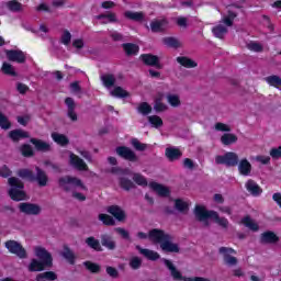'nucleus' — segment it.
Returning a JSON list of instances; mask_svg holds the SVG:
<instances>
[{
  "label": "nucleus",
  "instance_id": "b1692460",
  "mask_svg": "<svg viewBox=\"0 0 281 281\" xmlns=\"http://www.w3.org/2000/svg\"><path fill=\"white\" fill-rule=\"evenodd\" d=\"M9 137L12 142H20V139L30 137V134L23 130H13L9 133Z\"/></svg>",
  "mask_w": 281,
  "mask_h": 281
},
{
  "label": "nucleus",
  "instance_id": "f3484780",
  "mask_svg": "<svg viewBox=\"0 0 281 281\" xmlns=\"http://www.w3.org/2000/svg\"><path fill=\"white\" fill-rule=\"evenodd\" d=\"M8 60L12 63H25V53L23 50H5Z\"/></svg>",
  "mask_w": 281,
  "mask_h": 281
},
{
  "label": "nucleus",
  "instance_id": "bf43d9fd",
  "mask_svg": "<svg viewBox=\"0 0 281 281\" xmlns=\"http://www.w3.org/2000/svg\"><path fill=\"white\" fill-rule=\"evenodd\" d=\"M21 153L23 157H32L34 155V149H32V146L30 145H23L21 147Z\"/></svg>",
  "mask_w": 281,
  "mask_h": 281
},
{
  "label": "nucleus",
  "instance_id": "7ed1b4c3",
  "mask_svg": "<svg viewBox=\"0 0 281 281\" xmlns=\"http://www.w3.org/2000/svg\"><path fill=\"white\" fill-rule=\"evenodd\" d=\"M8 183L10 186L9 196L12 201H25L27 199V194L23 191L24 184L19 178L11 177L8 179Z\"/></svg>",
  "mask_w": 281,
  "mask_h": 281
},
{
  "label": "nucleus",
  "instance_id": "774afa93",
  "mask_svg": "<svg viewBox=\"0 0 281 281\" xmlns=\"http://www.w3.org/2000/svg\"><path fill=\"white\" fill-rule=\"evenodd\" d=\"M270 157H272V159H280L281 158V146H279L277 148H272L270 150Z\"/></svg>",
  "mask_w": 281,
  "mask_h": 281
},
{
  "label": "nucleus",
  "instance_id": "1a4fd4ad",
  "mask_svg": "<svg viewBox=\"0 0 281 281\" xmlns=\"http://www.w3.org/2000/svg\"><path fill=\"white\" fill-rule=\"evenodd\" d=\"M19 210L23 214H27L29 216H38L43 209L38 204H32V203H20Z\"/></svg>",
  "mask_w": 281,
  "mask_h": 281
},
{
  "label": "nucleus",
  "instance_id": "5fc2aeb1",
  "mask_svg": "<svg viewBox=\"0 0 281 281\" xmlns=\"http://www.w3.org/2000/svg\"><path fill=\"white\" fill-rule=\"evenodd\" d=\"M99 221H102L103 225H115V220L111 215L99 214Z\"/></svg>",
  "mask_w": 281,
  "mask_h": 281
},
{
  "label": "nucleus",
  "instance_id": "9d476101",
  "mask_svg": "<svg viewBox=\"0 0 281 281\" xmlns=\"http://www.w3.org/2000/svg\"><path fill=\"white\" fill-rule=\"evenodd\" d=\"M69 164L72 168L76 170L85 171L89 170V166H87V162L82 160L78 155L74 153H69Z\"/></svg>",
  "mask_w": 281,
  "mask_h": 281
},
{
  "label": "nucleus",
  "instance_id": "8fccbe9b",
  "mask_svg": "<svg viewBox=\"0 0 281 281\" xmlns=\"http://www.w3.org/2000/svg\"><path fill=\"white\" fill-rule=\"evenodd\" d=\"M137 111L142 115H148L153 112V106H150V104H148L147 102H143L138 105Z\"/></svg>",
  "mask_w": 281,
  "mask_h": 281
},
{
  "label": "nucleus",
  "instance_id": "9b49d317",
  "mask_svg": "<svg viewBox=\"0 0 281 281\" xmlns=\"http://www.w3.org/2000/svg\"><path fill=\"white\" fill-rule=\"evenodd\" d=\"M36 258L44 261L46 267H52V255L44 247L37 246L34 248Z\"/></svg>",
  "mask_w": 281,
  "mask_h": 281
},
{
  "label": "nucleus",
  "instance_id": "052dcab7",
  "mask_svg": "<svg viewBox=\"0 0 281 281\" xmlns=\"http://www.w3.org/2000/svg\"><path fill=\"white\" fill-rule=\"evenodd\" d=\"M215 131H220L221 133H229V131H232V126L225 123H216Z\"/></svg>",
  "mask_w": 281,
  "mask_h": 281
},
{
  "label": "nucleus",
  "instance_id": "f704fd0d",
  "mask_svg": "<svg viewBox=\"0 0 281 281\" xmlns=\"http://www.w3.org/2000/svg\"><path fill=\"white\" fill-rule=\"evenodd\" d=\"M123 49L127 56H135L136 54H139V46L136 44H123Z\"/></svg>",
  "mask_w": 281,
  "mask_h": 281
},
{
  "label": "nucleus",
  "instance_id": "680f3d73",
  "mask_svg": "<svg viewBox=\"0 0 281 281\" xmlns=\"http://www.w3.org/2000/svg\"><path fill=\"white\" fill-rule=\"evenodd\" d=\"M85 267L88 269V271H91V273H98V271H100V266L91 261L85 262Z\"/></svg>",
  "mask_w": 281,
  "mask_h": 281
},
{
  "label": "nucleus",
  "instance_id": "a211bd4d",
  "mask_svg": "<svg viewBox=\"0 0 281 281\" xmlns=\"http://www.w3.org/2000/svg\"><path fill=\"white\" fill-rule=\"evenodd\" d=\"M149 188L150 190L156 192L158 196H170V189L164 184H159L157 182H150Z\"/></svg>",
  "mask_w": 281,
  "mask_h": 281
},
{
  "label": "nucleus",
  "instance_id": "bb28decb",
  "mask_svg": "<svg viewBox=\"0 0 281 281\" xmlns=\"http://www.w3.org/2000/svg\"><path fill=\"white\" fill-rule=\"evenodd\" d=\"M177 63L182 67H186V69H194V67L199 66V64L190 57H177Z\"/></svg>",
  "mask_w": 281,
  "mask_h": 281
},
{
  "label": "nucleus",
  "instance_id": "e2e57ef3",
  "mask_svg": "<svg viewBox=\"0 0 281 281\" xmlns=\"http://www.w3.org/2000/svg\"><path fill=\"white\" fill-rule=\"evenodd\" d=\"M164 43L168 47H179L181 45L175 37H167L164 40Z\"/></svg>",
  "mask_w": 281,
  "mask_h": 281
},
{
  "label": "nucleus",
  "instance_id": "c03bdc74",
  "mask_svg": "<svg viewBox=\"0 0 281 281\" xmlns=\"http://www.w3.org/2000/svg\"><path fill=\"white\" fill-rule=\"evenodd\" d=\"M86 244L91 249H94V251H102V246H100V241L95 237H88Z\"/></svg>",
  "mask_w": 281,
  "mask_h": 281
},
{
  "label": "nucleus",
  "instance_id": "f257e3e1",
  "mask_svg": "<svg viewBox=\"0 0 281 281\" xmlns=\"http://www.w3.org/2000/svg\"><path fill=\"white\" fill-rule=\"evenodd\" d=\"M195 218L203 223L204 227H207L210 225L209 218H212L214 223L220 225V227H223V229H227L229 227V221L225 217H221L218 215V212L216 211H207L205 206L203 205H196L194 209Z\"/></svg>",
  "mask_w": 281,
  "mask_h": 281
},
{
  "label": "nucleus",
  "instance_id": "4468645a",
  "mask_svg": "<svg viewBox=\"0 0 281 281\" xmlns=\"http://www.w3.org/2000/svg\"><path fill=\"white\" fill-rule=\"evenodd\" d=\"M237 170L241 177H251V162L247 158H244L237 162Z\"/></svg>",
  "mask_w": 281,
  "mask_h": 281
},
{
  "label": "nucleus",
  "instance_id": "69168bd1",
  "mask_svg": "<svg viewBox=\"0 0 281 281\" xmlns=\"http://www.w3.org/2000/svg\"><path fill=\"white\" fill-rule=\"evenodd\" d=\"M0 177H3L4 179H8V177H12V170H10L9 166L3 165L0 168Z\"/></svg>",
  "mask_w": 281,
  "mask_h": 281
},
{
  "label": "nucleus",
  "instance_id": "72a5a7b5",
  "mask_svg": "<svg viewBox=\"0 0 281 281\" xmlns=\"http://www.w3.org/2000/svg\"><path fill=\"white\" fill-rule=\"evenodd\" d=\"M138 250H139V254H142V256H145V258H147V260H159L160 258L158 252L155 250L144 249L139 247H138Z\"/></svg>",
  "mask_w": 281,
  "mask_h": 281
},
{
  "label": "nucleus",
  "instance_id": "473e14b6",
  "mask_svg": "<svg viewBox=\"0 0 281 281\" xmlns=\"http://www.w3.org/2000/svg\"><path fill=\"white\" fill-rule=\"evenodd\" d=\"M110 95L113 98H128L131 93L122 87H114L112 90H110Z\"/></svg>",
  "mask_w": 281,
  "mask_h": 281
},
{
  "label": "nucleus",
  "instance_id": "a18cd8bd",
  "mask_svg": "<svg viewBox=\"0 0 281 281\" xmlns=\"http://www.w3.org/2000/svg\"><path fill=\"white\" fill-rule=\"evenodd\" d=\"M63 258H65L70 265H74L76 262V255H74V251L69 249V247H65L64 251L61 252Z\"/></svg>",
  "mask_w": 281,
  "mask_h": 281
},
{
  "label": "nucleus",
  "instance_id": "dca6fc26",
  "mask_svg": "<svg viewBox=\"0 0 281 281\" xmlns=\"http://www.w3.org/2000/svg\"><path fill=\"white\" fill-rule=\"evenodd\" d=\"M166 238H169V235L166 234L164 231H160V229H151L148 233V239L151 240V243H158L159 245H161V243Z\"/></svg>",
  "mask_w": 281,
  "mask_h": 281
},
{
  "label": "nucleus",
  "instance_id": "0e129e2a",
  "mask_svg": "<svg viewBox=\"0 0 281 281\" xmlns=\"http://www.w3.org/2000/svg\"><path fill=\"white\" fill-rule=\"evenodd\" d=\"M247 48L250 52H262V44L256 43V42H250L247 44Z\"/></svg>",
  "mask_w": 281,
  "mask_h": 281
},
{
  "label": "nucleus",
  "instance_id": "4be33fe9",
  "mask_svg": "<svg viewBox=\"0 0 281 281\" xmlns=\"http://www.w3.org/2000/svg\"><path fill=\"white\" fill-rule=\"evenodd\" d=\"M168 27V21L166 19H156L150 22L151 32H164Z\"/></svg>",
  "mask_w": 281,
  "mask_h": 281
},
{
  "label": "nucleus",
  "instance_id": "20e7f679",
  "mask_svg": "<svg viewBox=\"0 0 281 281\" xmlns=\"http://www.w3.org/2000/svg\"><path fill=\"white\" fill-rule=\"evenodd\" d=\"M234 19H236V13L228 11L227 15H223L220 24L212 29V32L216 38H224L227 34V27L234 25Z\"/></svg>",
  "mask_w": 281,
  "mask_h": 281
},
{
  "label": "nucleus",
  "instance_id": "cd10ccee",
  "mask_svg": "<svg viewBox=\"0 0 281 281\" xmlns=\"http://www.w3.org/2000/svg\"><path fill=\"white\" fill-rule=\"evenodd\" d=\"M97 20L101 21L102 25H106V23H117V15H115V13L100 14L97 15Z\"/></svg>",
  "mask_w": 281,
  "mask_h": 281
},
{
  "label": "nucleus",
  "instance_id": "f8f14e48",
  "mask_svg": "<svg viewBox=\"0 0 281 281\" xmlns=\"http://www.w3.org/2000/svg\"><path fill=\"white\" fill-rule=\"evenodd\" d=\"M65 104L67 106V116L71 122H78V114L76 113V101L74 98L68 97L65 99Z\"/></svg>",
  "mask_w": 281,
  "mask_h": 281
},
{
  "label": "nucleus",
  "instance_id": "de8ad7c7",
  "mask_svg": "<svg viewBox=\"0 0 281 281\" xmlns=\"http://www.w3.org/2000/svg\"><path fill=\"white\" fill-rule=\"evenodd\" d=\"M7 8L8 10H10L11 12H21V10H23V4H21L19 1L16 0H11L7 3Z\"/></svg>",
  "mask_w": 281,
  "mask_h": 281
},
{
  "label": "nucleus",
  "instance_id": "2eb2a0df",
  "mask_svg": "<svg viewBox=\"0 0 281 281\" xmlns=\"http://www.w3.org/2000/svg\"><path fill=\"white\" fill-rule=\"evenodd\" d=\"M116 154L127 161H137V155L128 147H117Z\"/></svg>",
  "mask_w": 281,
  "mask_h": 281
},
{
  "label": "nucleus",
  "instance_id": "6e6d98bb",
  "mask_svg": "<svg viewBox=\"0 0 281 281\" xmlns=\"http://www.w3.org/2000/svg\"><path fill=\"white\" fill-rule=\"evenodd\" d=\"M70 91L75 95H80L82 93V88L80 87V81H74L70 83Z\"/></svg>",
  "mask_w": 281,
  "mask_h": 281
},
{
  "label": "nucleus",
  "instance_id": "6e6552de",
  "mask_svg": "<svg viewBox=\"0 0 281 281\" xmlns=\"http://www.w3.org/2000/svg\"><path fill=\"white\" fill-rule=\"evenodd\" d=\"M220 254L226 267H236L238 265V258L235 257L236 250L234 248L221 247Z\"/></svg>",
  "mask_w": 281,
  "mask_h": 281
},
{
  "label": "nucleus",
  "instance_id": "c85d7f7f",
  "mask_svg": "<svg viewBox=\"0 0 281 281\" xmlns=\"http://www.w3.org/2000/svg\"><path fill=\"white\" fill-rule=\"evenodd\" d=\"M167 102L173 109H179V106H181V97L177 93H169L167 94Z\"/></svg>",
  "mask_w": 281,
  "mask_h": 281
},
{
  "label": "nucleus",
  "instance_id": "e433bc0d",
  "mask_svg": "<svg viewBox=\"0 0 281 281\" xmlns=\"http://www.w3.org/2000/svg\"><path fill=\"white\" fill-rule=\"evenodd\" d=\"M52 138L56 144H59V146H67V144H69V138H67L65 134L53 133Z\"/></svg>",
  "mask_w": 281,
  "mask_h": 281
},
{
  "label": "nucleus",
  "instance_id": "393cba45",
  "mask_svg": "<svg viewBox=\"0 0 281 281\" xmlns=\"http://www.w3.org/2000/svg\"><path fill=\"white\" fill-rule=\"evenodd\" d=\"M238 142V136L232 133H225L221 136V143L223 146H232V144H236Z\"/></svg>",
  "mask_w": 281,
  "mask_h": 281
},
{
  "label": "nucleus",
  "instance_id": "aec40b11",
  "mask_svg": "<svg viewBox=\"0 0 281 281\" xmlns=\"http://www.w3.org/2000/svg\"><path fill=\"white\" fill-rule=\"evenodd\" d=\"M245 188L252 196H260V194H262V188L251 179L245 183Z\"/></svg>",
  "mask_w": 281,
  "mask_h": 281
},
{
  "label": "nucleus",
  "instance_id": "ddd939ff",
  "mask_svg": "<svg viewBox=\"0 0 281 281\" xmlns=\"http://www.w3.org/2000/svg\"><path fill=\"white\" fill-rule=\"evenodd\" d=\"M160 249L166 254H179V245L172 243V237L169 235V238H166L160 244Z\"/></svg>",
  "mask_w": 281,
  "mask_h": 281
},
{
  "label": "nucleus",
  "instance_id": "4d7b16f0",
  "mask_svg": "<svg viewBox=\"0 0 281 281\" xmlns=\"http://www.w3.org/2000/svg\"><path fill=\"white\" fill-rule=\"evenodd\" d=\"M120 186L121 188H123V190H132V188H134L135 184H133V181H131L130 179L121 178Z\"/></svg>",
  "mask_w": 281,
  "mask_h": 281
},
{
  "label": "nucleus",
  "instance_id": "864d4df0",
  "mask_svg": "<svg viewBox=\"0 0 281 281\" xmlns=\"http://www.w3.org/2000/svg\"><path fill=\"white\" fill-rule=\"evenodd\" d=\"M18 176H20L21 179H30L31 181H34V175L32 173V170H30V169L19 170Z\"/></svg>",
  "mask_w": 281,
  "mask_h": 281
},
{
  "label": "nucleus",
  "instance_id": "423d86ee",
  "mask_svg": "<svg viewBox=\"0 0 281 281\" xmlns=\"http://www.w3.org/2000/svg\"><path fill=\"white\" fill-rule=\"evenodd\" d=\"M238 154L234 151H227L224 155H217L215 157V164L218 166H227L228 168H234V166H238Z\"/></svg>",
  "mask_w": 281,
  "mask_h": 281
},
{
  "label": "nucleus",
  "instance_id": "3c124183",
  "mask_svg": "<svg viewBox=\"0 0 281 281\" xmlns=\"http://www.w3.org/2000/svg\"><path fill=\"white\" fill-rule=\"evenodd\" d=\"M1 71L7 76H16V71L14 70V67L8 63L2 64Z\"/></svg>",
  "mask_w": 281,
  "mask_h": 281
},
{
  "label": "nucleus",
  "instance_id": "f03ea898",
  "mask_svg": "<svg viewBox=\"0 0 281 281\" xmlns=\"http://www.w3.org/2000/svg\"><path fill=\"white\" fill-rule=\"evenodd\" d=\"M58 183L59 188H61V190H65V192H72V196L74 199H77V201L87 200V196H85V194L76 192V190L87 191V187L85 186V183H82V180H80V178L65 176L59 178Z\"/></svg>",
  "mask_w": 281,
  "mask_h": 281
},
{
  "label": "nucleus",
  "instance_id": "5701e85b",
  "mask_svg": "<svg viewBox=\"0 0 281 281\" xmlns=\"http://www.w3.org/2000/svg\"><path fill=\"white\" fill-rule=\"evenodd\" d=\"M108 212H109V214L114 216V218H116V221H124V218H126V213H124V210H122V207H120L117 205L109 206Z\"/></svg>",
  "mask_w": 281,
  "mask_h": 281
},
{
  "label": "nucleus",
  "instance_id": "7c9ffc66",
  "mask_svg": "<svg viewBox=\"0 0 281 281\" xmlns=\"http://www.w3.org/2000/svg\"><path fill=\"white\" fill-rule=\"evenodd\" d=\"M241 225H245V227L251 232H258L260 229V226L257 224V222L251 220L249 216H246L241 220Z\"/></svg>",
  "mask_w": 281,
  "mask_h": 281
},
{
  "label": "nucleus",
  "instance_id": "a878e982",
  "mask_svg": "<svg viewBox=\"0 0 281 281\" xmlns=\"http://www.w3.org/2000/svg\"><path fill=\"white\" fill-rule=\"evenodd\" d=\"M165 155L169 161H176V159H179L181 157V150L177 147H168L165 150Z\"/></svg>",
  "mask_w": 281,
  "mask_h": 281
},
{
  "label": "nucleus",
  "instance_id": "6ab92c4d",
  "mask_svg": "<svg viewBox=\"0 0 281 281\" xmlns=\"http://www.w3.org/2000/svg\"><path fill=\"white\" fill-rule=\"evenodd\" d=\"M143 63L145 65H149L150 67H155L156 69H161V64H159V57L151 55V54H145L140 56Z\"/></svg>",
  "mask_w": 281,
  "mask_h": 281
},
{
  "label": "nucleus",
  "instance_id": "ea45409f",
  "mask_svg": "<svg viewBox=\"0 0 281 281\" xmlns=\"http://www.w3.org/2000/svg\"><path fill=\"white\" fill-rule=\"evenodd\" d=\"M0 128L2 131H10L12 128V123L10 122V119L3 114V112L0 111Z\"/></svg>",
  "mask_w": 281,
  "mask_h": 281
},
{
  "label": "nucleus",
  "instance_id": "58836bf2",
  "mask_svg": "<svg viewBox=\"0 0 281 281\" xmlns=\"http://www.w3.org/2000/svg\"><path fill=\"white\" fill-rule=\"evenodd\" d=\"M124 16L125 19H130V21H144L143 12L126 11Z\"/></svg>",
  "mask_w": 281,
  "mask_h": 281
},
{
  "label": "nucleus",
  "instance_id": "2f4dec72",
  "mask_svg": "<svg viewBox=\"0 0 281 281\" xmlns=\"http://www.w3.org/2000/svg\"><path fill=\"white\" fill-rule=\"evenodd\" d=\"M31 144L35 146L36 150H41L42 153H47V150L50 148L48 143L36 138H32Z\"/></svg>",
  "mask_w": 281,
  "mask_h": 281
},
{
  "label": "nucleus",
  "instance_id": "603ef678",
  "mask_svg": "<svg viewBox=\"0 0 281 281\" xmlns=\"http://www.w3.org/2000/svg\"><path fill=\"white\" fill-rule=\"evenodd\" d=\"M131 144H132L133 148H135V150H139V151H144L148 148V145L139 142L137 138H133L131 140Z\"/></svg>",
  "mask_w": 281,
  "mask_h": 281
},
{
  "label": "nucleus",
  "instance_id": "49530a36",
  "mask_svg": "<svg viewBox=\"0 0 281 281\" xmlns=\"http://www.w3.org/2000/svg\"><path fill=\"white\" fill-rule=\"evenodd\" d=\"M261 243H278V236L272 232H267L261 235Z\"/></svg>",
  "mask_w": 281,
  "mask_h": 281
},
{
  "label": "nucleus",
  "instance_id": "c9c22d12",
  "mask_svg": "<svg viewBox=\"0 0 281 281\" xmlns=\"http://www.w3.org/2000/svg\"><path fill=\"white\" fill-rule=\"evenodd\" d=\"M101 81L103 82L105 89H111V87L115 85V76L111 74L102 75Z\"/></svg>",
  "mask_w": 281,
  "mask_h": 281
},
{
  "label": "nucleus",
  "instance_id": "13d9d810",
  "mask_svg": "<svg viewBox=\"0 0 281 281\" xmlns=\"http://www.w3.org/2000/svg\"><path fill=\"white\" fill-rule=\"evenodd\" d=\"M133 181L137 183V186H148V181L146 180V178L139 173H135L133 176Z\"/></svg>",
  "mask_w": 281,
  "mask_h": 281
},
{
  "label": "nucleus",
  "instance_id": "a19ab883",
  "mask_svg": "<svg viewBox=\"0 0 281 281\" xmlns=\"http://www.w3.org/2000/svg\"><path fill=\"white\" fill-rule=\"evenodd\" d=\"M164 95H160L156 98L154 109L157 113H162L164 111H168V105L166 103H162Z\"/></svg>",
  "mask_w": 281,
  "mask_h": 281
},
{
  "label": "nucleus",
  "instance_id": "0eeeda50",
  "mask_svg": "<svg viewBox=\"0 0 281 281\" xmlns=\"http://www.w3.org/2000/svg\"><path fill=\"white\" fill-rule=\"evenodd\" d=\"M4 247H7L10 254H14V256H18V258H20L21 260H24L25 258H27V250H25L23 245H21L16 240L5 241Z\"/></svg>",
  "mask_w": 281,
  "mask_h": 281
},
{
  "label": "nucleus",
  "instance_id": "4c0bfd02",
  "mask_svg": "<svg viewBox=\"0 0 281 281\" xmlns=\"http://www.w3.org/2000/svg\"><path fill=\"white\" fill-rule=\"evenodd\" d=\"M265 80L270 87H276V89H280L281 87V78L279 76H268Z\"/></svg>",
  "mask_w": 281,
  "mask_h": 281
},
{
  "label": "nucleus",
  "instance_id": "338daca9",
  "mask_svg": "<svg viewBox=\"0 0 281 281\" xmlns=\"http://www.w3.org/2000/svg\"><path fill=\"white\" fill-rule=\"evenodd\" d=\"M130 267L134 270L139 269V267H142V259H139L138 257H133L130 260Z\"/></svg>",
  "mask_w": 281,
  "mask_h": 281
},
{
  "label": "nucleus",
  "instance_id": "c756f323",
  "mask_svg": "<svg viewBox=\"0 0 281 281\" xmlns=\"http://www.w3.org/2000/svg\"><path fill=\"white\" fill-rule=\"evenodd\" d=\"M47 265H45V261L38 259H32L30 265H29V271L34 272V271H43Z\"/></svg>",
  "mask_w": 281,
  "mask_h": 281
},
{
  "label": "nucleus",
  "instance_id": "37998d69",
  "mask_svg": "<svg viewBox=\"0 0 281 281\" xmlns=\"http://www.w3.org/2000/svg\"><path fill=\"white\" fill-rule=\"evenodd\" d=\"M147 120L153 128H161V126H164V120H161L158 115H150L147 117Z\"/></svg>",
  "mask_w": 281,
  "mask_h": 281
},
{
  "label": "nucleus",
  "instance_id": "412c9836",
  "mask_svg": "<svg viewBox=\"0 0 281 281\" xmlns=\"http://www.w3.org/2000/svg\"><path fill=\"white\" fill-rule=\"evenodd\" d=\"M33 180L37 182L41 188H45L47 186L49 178L45 171L41 170V168L36 167V176H33Z\"/></svg>",
  "mask_w": 281,
  "mask_h": 281
},
{
  "label": "nucleus",
  "instance_id": "39448f33",
  "mask_svg": "<svg viewBox=\"0 0 281 281\" xmlns=\"http://www.w3.org/2000/svg\"><path fill=\"white\" fill-rule=\"evenodd\" d=\"M162 262L165 263L167 269H169L173 280H180V281H211L210 279L203 278V277H194V278L183 277L181 274V272L179 270H177V267H175V263H172V261H170L168 259H162Z\"/></svg>",
  "mask_w": 281,
  "mask_h": 281
},
{
  "label": "nucleus",
  "instance_id": "79ce46f5",
  "mask_svg": "<svg viewBox=\"0 0 281 281\" xmlns=\"http://www.w3.org/2000/svg\"><path fill=\"white\" fill-rule=\"evenodd\" d=\"M101 244L103 247H106V249L113 250L115 249V243L109 235H102L101 236Z\"/></svg>",
  "mask_w": 281,
  "mask_h": 281
},
{
  "label": "nucleus",
  "instance_id": "09e8293b",
  "mask_svg": "<svg viewBox=\"0 0 281 281\" xmlns=\"http://www.w3.org/2000/svg\"><path fill=\"white\" fill-rule=\"evenodd\" d=\"M175 209L178 212L186 213V212H188V202H186L181 199H177V200H175Z\"/></svg>",
  "mask_w": 281,
  "mask_h": 281
}]
</instances>
